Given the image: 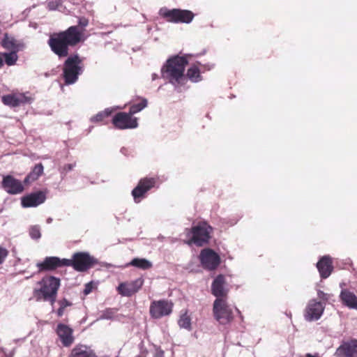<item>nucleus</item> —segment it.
<instances>
[{"mask_svg": "<svg viewBox=\"0 0 357 357\" xmlns=\"http://www.w3.org/2000/svg\"><path fill=\"white\" fill-rule=\"evenodd\" d=\"M82 32L77 26H71L66 31L51 35L47 43L51 50L59 58L66 57L69 48L81 41Z\"/></svg>", "mask_w": 357, "mask_h": 357, "instance_id": "nucleus-1", "label": "nucleus"}, {"mask_svg": "<svg viewBox=\"0 0 357 357\" xmlns=\"http://www.w3.org/2000/svg\"><path fill=\"white\" fill-rule=\"evenodd\" d=\"M188 61L185 56H174L167 60L161 69V76L174 86L178 92L182 91L181 87L187 78L184 71Z\"/></svg>", "mask_w": 357, "mask_h": 357, "instance_id": "nucleus-2", "label": "nucleus"}, {"mask_svg": "<svg viewBox=\"0 0 357 357\" xmlns=\"http://www.w3.org/2000/svg\"><path fill=\"white\" fill-rule=\"evenodd\" d=\"M40 287L34 290L37 301L43 298L45 301L50 302L53 305L56 301L57 291L60 287V280L54 276L44 277L39 282Z\"/></svg>", "mask_w": 357, "mask_h": 357, "instance_id": "nucleus-3", "label": "nucleus"}, {"mask_svg": "<svg viewBox=\"0 0 357 357\" xmlns=\"http://www.w3.org/2000/svg\"><path fill=\"white\" fill-rule=\"evenodd\" d=\"M215 319L221 325L229 324L234 319L233 307L226 298H216L213 305Z\"/></svg>", "mask_w": 357, "mask_h": 357, "instance_id": "nucleus-4", "label": "nucleus"}, {"mask_svg": "<svg viewBox=\"0 0 357 357\" xmlns=\"http://www.w3.org/2000/svg\"><path fill=\"white\" fill-rule=\"evenodd\" d=\"M212 230V227L206 222H199L191 229H186L187 234L192 236L187 243L190 245L193 243L197 246L204 245L208 242Z\"/></svg>", "mask_w": 357, "mask_h": 357, "instance_id": "nucleus-5", "label": "nucleus"}, {"mask_svg": "<svg viewBox=\"0 0 357 357\" xmlns=\"http://www.w3.org/2000/svg\"><path fill=\"white\" fill-rule=\"evenodd\" d=\"M65 263L77 271L84 272L97 264L98 261L87 252H78L73 254L72 259H66Z\"/></svg>", "mask_w": 357, "mask_h": 357, "instance_id": "nucleus-6", "label": "nucleus"}, {"mask_svg": "<svg viewBox=\"0 0 357 357\" xmlns=\"http://www.w3.org/2000/svg\"><path fill=\"white\" fill-rule=\"evenodd\" d=\"M159 15L167 22L175 24H190L195 17V14L189 10L169 9L166 7L160 9Z\"/></svg>", "mask_w": 357, "mask_h": 357, "instance_id": "nucleus-7", "label": "nucleus"}, {"mask_svg": "<svg viewBox=\"0 0 357 357\" xmlns=\"http://www.w3.org/2000/svg\"><path fill=\"white\" fill-rule=\"evenodd\" d=\"M82 60L77 54L69 56L64 63L63 77L66 84H73L82 73Z\"/></svg>", "mask_w": 357, "mask_h": 357, "instance_id": "nucleus-8", "label": "nucleus"}, {"mask_svg": "<svg viewBox=\"0 0 357 357\" xmlns=\"http://www.w3.org/2000/svg\"><path fill=\"white\" fill-rule=\"evenodd\" d=\"M174 304L167 299L153 301L149 307V314L152 319H159L169 316L173 310Z\"/></svg>", "mask_w": 357, "mask_h": 357, "instance_id": "nucleus-9", "label": "nucleus"}, {"mask_svg": "<svg viewBox=\"0 0 357 357\" xmlns=\"http://www.w3.org/2000/svg\"><path fill=\"white\" fill-rule=\"evenodd\" d=\"M112 123L120 130L134 129L138 127L137 118L133 117L130 112H118L112 119Z\"/></svg>", "mask_w": 357, "mask_h": 357, "instance_id": "nucleus-10", "label": "nucleus"}, {"mask_svg": "<svg viewBox=\"0 0 357 357\" xmlns=\"http://www.w3.org/2000/svg\"><path fill=\"white\" fill-rule=\"evenodd\" d=\"M2 102L10 107H17L26 104H31L33 98L29 93H15L1 96Z\"/></svg>", "mask_w": 357, "mask_h": 357, "instance_id": "nucleus-11", "label": "nucleus"}, {"mask_svg": "<svg viewBox=\"0 0 357 357\" xmlns=\"http://www.w3.org/2000/svg\"><path fill=\"white\" fill-rule=\"evenodd\" d=\"M199 259L202 266L209 271L215 270L220 263V256L209 248L201 251Z\"/></svg>", "mask_w": 357, "mask_h": 357, "instance_id": "nucleus-12", "label": "nucleus"}, {"mask_svg": "<svg viewBox=\"0 0 357 357\" xmlns=\"http://www.w3.org/2000/svg\"><path fill=\"white\" fill-rule=\"evenodd\" d=\"M155 179L153 178H142L137 185L132 190V195L135 203H139L145 197L146 193L154 187Z\"/></svg>", "mask_w": 357, "mask_h": 357, "instance_id": "nucleus-13", "label": "nucleus"}, {"mask_svg": "<svg viewBox=\"0 0 357 357\" xmlns=\"http://www.w3.org/2000/svg\"><path fill=\"white\" fill-rule=\"evenodd\" d=\"M324 305L320 301L312 299L307 303L305 310L304 317L307 321H313L319 319L324 310Z\"/></svg>", "mask_w": 357, "mask_h": 357, "instance_id": "nucleus-14", "label": "nucleus"}, {"mask_svg": "<svg viewBox=\"0 0 357 357\" xmlns=\"http://www.w3.org/2000/svg\"><path fill=\"white\" fill-rule=\"evenodd\" d=\"M144 280L142 278H137L135 280L121 283L117 290L123 296H131L137 293L142 287Z\"/></svg>", "mask_w": 357, "mask_h": 357, "instance_id": "nucleus-15", "label": "nucleus"}, {"mask_svg": "<svg viewBox=\"0 0 357 357\" xmlns=\"http://www.w3.org/2000/svg\"><path fill=\"white\" fill-rule=\"evenodd\" d=\"M1 185L4 190L10 195L20 194L24 190L22 183L10 175L3 176Z\"/></svg>", "mask_w": 357, "mask_h": 357, "instance_id": "nucleus-16", "label": "nucleus"}, {"mask_svg": "<svg viewBox=\"0 0 357 357\" xmlns=\"http://www.w3.org/2000/svg\"><path fill=\"white\" fill-rule=\"evenodd\" d=\"M56 333L65 347H69L75 341L73 330L68 325L61 323L58 324Z\"/></svg>", "mask_w": 357, "mask_h": 357, "instance_id": "nucleus-17", "label": "nucleus"}, {"mask_svg": "<svg viewBox=\"0 0 357 357\" xmlns=\"http://www.w3.org/2000/svg\"><path fill=\"white\" fill-rule=\"evenodd\" d=\"M66 259H60L57 257H47L43 262H38L36 266L38 268V272L44 271H52L59 267L67 266L65 264Z\"/></svg>", "mask_w": 357, "mask_h": 357, "instance_id": "nucleus-18", "label": "nucleus"}, {"mask_svg": "<svg viewBox=\"0 0 357 357\" xmlns=\"http://www.w3.org/2000/svg\"><path fill=\"white\" fill-rule=\"evenodd\" d=\"M336 357H357V340L344 342L336 350Z\"/></svg>", "mask_w": 357, "mask_h": 357, "instance_id": "nucleus-19", "label": "nucleus"}, {"mask_svg": "<svg viewBox=\"0 0 357 357\" xmlns=\"http://www.w3.org/2000/svg\"><path fill=\"white\" fill-rule=\"evenodd\" d=\"M45 199V194L42 191H39L22 197L21 204L24 208L36 207L43 204Z\"/></svg>", "mask_w": 357, "mask_h": 357, "instance_id": "nucleus-20", "label": "nucleus"}, {"mask_svg": "<svg viewBox=\"0 0 357 357\" xmlns=\"http://www.w3.org/2000/svg\"><path fill=\"white\" fill-rule=\"evenodd\" d=\"M225 278L223 275H218L211 284V293L216 298H226L228 289L225 287Z\"/></svg>", "mask_w": 357, "mask_h": 357, "instance_id": "nucleus-21", "label": "nucleus"}, {"mask_svg": "<svg viewBox=\"0 0 357 357\" xmlns=\"http://www.w3.org/2000/svg\"><path fill=\"white\" fill-rule=\"evenodd\" d=\"M344 284H340L342 290L340 294V300L342 303L349 309L357 310V296L348 289L343 288Z\"/></svg>", "mask_w": 357, "mask_h": 357, "instance_id": "nucleus-22", "label": "nucleus"}, {"mask_svg": "<svg viewBox=\"0 0 357 357\" xmlns=\"http://www.w3.org/2000/svg\"><path fill=\"white\" fill-rule=\"evenodd\" d=\"M317 267L321 277L322 278H327L333 269L331 258L329 256H324L317 263Z\"/></svg>", "mask_w": 357, "mask_h": 357, "instance_id": "nucleus-23", "label": "nucleus"}, {"mask_svg": "<svg viewBox=\"0 0 357 357\" xmlns=\"http://www.w3.org/2000/svg\"><path fill=\"white\" fill-rule=\"evenodd\" d=\"M68 357H96V355L91 347L79 344L72 349Z\"/></svg>", "mask_w": 357, "mask_h": 357, "instance_id": "nucleus-24", "label": "nucleus"}, {"mask_svg": "<svg viewBox=\"0 0 357 357\" xmlns=\"http://www.w3.org/2000/svg\"><path fill=\"white\" fill-rule=\"evenodd\" d=\"M3 48L11 51L19 52L24 47L23 44L18 43L14 38L9 37L7 33L5 34L4 38L1 42Z\"/></svg>", "mask_w": 357, "mask_h": 357, "instance_id": "nucleus-25", "label": "nucleus"}, {"mask_svg": "<svg viewBox=\"0 0 357 357\" xmlns=\"http://www.w3.org/2000/svg\"><path fill=\"white\" fill-rule=\"evenodd\" d=\"M44 167L41 163L37 164L32 169L31 172L25 177L24 183H29L31 181L37 180L43 173Z\"/></svg>", "mask_w": 357, "mask_h": 357, "instance_id": "nucleus-26", "label": "nucleus"}, {"mask_svg": "<svg viewBox=\"0 0 357 357\" xmlns=\"http://www.w3.org/2000/svg\"><path fill=\"white\" fill-rule=\"evenodd\" d=\"M135 266L139 269L147 270L152 267V263L146 259L144 258H134L130 263L127 265Z\"/></svg>", "mask_w": 357, "mask_h": 357, "instance_id": "nucleus-27", "label": "nucleus"}, {"mask_svg": "<svg viewBox=\"0 0 357 357\" xmlns=\"http://www.w3.org/2000/svg\"><path fill=\"white\" fill-rule=\"evenodd\" d=\"M187 77L192 82H199L202 79L200 70L197 65H192L188 69Z\"/></svg>", "mask_w": 357, "mask_h": 357, "instance_id": "nucleus-28", "label": "nucleus"}, {"mask_svg": "<svg viewBox=\"0 0 357 357\" xmlns=\"http://www.w3.org/2000/svg\"><path fill=\"white\" fill-rule=\"evenodd\" d=\"M178 324L181 328L186 329L189 331H191V317L188 314L187 312L181 314L178 321Z\"/></svg>", "mask_w": 357, "mask_h": 357, "instance_id": "nucleus-29", "label": "nucleus"}, {"mask_svg": "<svg viewBox=\"0 0 357 357\" xmlns=\"http://www.w3.org/2000/svg\"><path fill=\"white\" fill-rule=\"evenodd\" d=\"M116 109V107L106 108L104 111L100 112L96 115L92 116L90 120L91 122L102 121L104 118L111 115Z\"/></svg>", "mask_w": 357, "mask_h": 357, "instance_id": "nucleus-30", "label": "nucleus"}, {"mask_svg": "<svg viewBox=\"0 0 357 357\" xmlns=\"http://www.w3.org/2000/svg\"><path fill=\"white\" fill-rule=\"evenodd\" d=\"M18 52L10 51V52L1 53V56L3 57L5 63L7 66H14L18 60Z\"/></svg>", "mask_w": 357, "mask_h": 357, "instance_id": "nucleus-31", "label": "nucleus"}, {"mask_svg": "<svg viewBox=\"0 0 357 357\" xmlns=\"http://www.w3.org/2000/svg\"><path fill=\"white\" fill-rule=\"evenodd\" d=\"M147 104H148L147 100L146 98H142L141 101L139 103L133 104L130 107L129 112L132 115L137 112H139L147 106Z\"/></svg>", "mask_w": 357, "mask_h": 357, "instance_id": "nucleus-32", "label": "nucleus"}, {"mask_svg": "<svg viewBox=\"0 0 357 357\" xmlns=\"http://www.w3.org/2000/svg\"><path fill=\"white\" fill-rule=\"evenodd\" d=\"M29 234L31 239L39 240L41 237L40 227L38 225L31 226L29 228Z\"/></svg>", "mask_w": 357, "mask_h": 357, "instance_id": "nucleus-33", "label": "nucleus"}, {"mask_svg": "<svg viewBox=\"0 0 357 357\" xmlns=\"http://www.w3.org/2000/svg\"><path fill=\"white\" fill-rule=\"evenodd\" d=\"M116 310L114 308H107L106 310L101 312L99 317V319H112L114 317Z\"/></svg>", "mask_w": 357, "mask_h": 357, "instance_id": "nucleus-34", "label": "nucleus"}, {"mask_svg": "<svg viewBox=\"0 0 357 357\" xmlns=\"http://www.w3.org/2000/svg\"><path fill=\"white\" fill-rule=\"evenodd\" d=\"M8 252L6 248L0 247V264H1L8 256Z\"/></svg>", "mask_w": 357, "mask_h": 357, "instance_id": "nucleus-35", "label": "nucleus"}, {"mask_svg": "<svg viewBox=\"0 0 357 357\" xmlns=\"http://www.w3.org/2000/svg\"><path fill=\"white\" fill-rule=\"evenodd\" d=\"M93 283L92 282H88L85 284L84 286V289L83 290V293L84 295H88L89 294L91 291H92V289H93Z\"/></svg>", "mask_w": 357, "mask_h": 357, "instance_id": "nucleus-36", "label": "nucleus"}, {"mask_svg": "<svg viewBox=\"0 0 357 357\" xmlns=\"http://www.w3.org/2000/svg\"><path fill=\"white\" fill-rule=\"evenodd\" d=\"M75 167V163H74V164H67V165L63 166L61 173V174L67 173L68 172H70V171L73 170Z\"/></svg>", "mask_w": 357, "mask_h": 357, "instance_id": "nucleus-37", "label": "nucleus"}, {"mask_svg": "<svg viewBox=\"0 0 357 357\" xmlns=\"http://www.w3.org/2000/svg\"><path fill=\"white\" fill-rule=\"evenodd\" d=\"M59 305L63 307V309H65L66 307H68V306H71L72 305V303L70 302L69 301H68L67 299L66 298H63L62 300H60L59 301Z\"/></svg>", "mask_w": 357, "mask_h": 357, "instance_id": "nucleus-38", "label": "nucleus"}, {"mask_svg": "<svg viewBox=\"0 0 357 357\" xmlns=\"http://www.w3.org/2000/svg\"><path fill=\"white\" fill-rule=\"evenodd\" d=\"M317 296L322 301H328V295L321 290L318 291Z\"/></svg>", "mask_w": 357, "mask_h": 357, "instance_id": "nucleus-39", "label": "nucleus"}, {"mask_svg": "<svg viewBox=\"0 0 357 357\" xmlns=\"http://www.w3.org/2000/svg\"><path fill=\"white\" fill-rule=\"evenodd\" d=\"M88 23H89L88 20L84 17L79 19L78 24L82 28L88 25Z\"/></svg>", "mask_w": 357, "mask_h": 357, "instance_id": "nucleus-40", "label": "nucleus"}, {"mask_svg": "<svg viewBox=\"0 0 357 357\" xmlns=\"http://www.w3.org/2000/svg\"><path fill=\"white\" fill-rule=\"evenodd\" d=\"M201 66L205 70H210L214 67V64L213 63H207L204 65H201Z\"/></svg>", "mask_w": 357, "mask_h": 357, "instance_id": "nucleus-41", "label": "nucleus"}, {"mask_svg": "<svg viewBox=\"0 0 357 357\" xmlns=\"http://www.w3.org/2000/svg\"><path fill=\"white\" fill-rule=\"evenodd\" d=\"M163 356H164V351L160 349H158L156 350L155 357H163Z\"/></svg>", "mask_w": 357, "mask_h": 357, "instance_id": "nucleus-42", "label": "nucleus"}, {"mask_svg": "<svg viewBox=\"0 0 357 357\" xmlns=\"http://www.w3.org/2000/svg\"><path fill=\"white\" fill-rule=\"evenodd\" d=\"M64 310L63 307H61L60 305H59V308L57 310V315L58 317H62L63 313H64Z\"/></svg>", "mask_w": 357, "mask_h": 357, "instance_id": "nucleus-43", "label": "nucleus"}, {"mask_svg": "<svg viewBox=\"0 0 357 357\" xmlns=\"http://www.w3.org/2000/svg\"><path fill=\"white\" fill-rule=\"evenodd\" d=\"M234 310L237 312V314H238L239 318L241 319V320L243 321V316L241 314V311L237 307H234Z\"/></svg>", "mask_w": 357, "mask_h": 357, "instance_id": "nucleus-44", "label": "nucleus"}, {"mask_svg": "<svg viewBox=\"0 0 357 357\" xmlns=\"http://www.w3.org/2000/svg\"><path fill=\"white\" fill-rule=\"evenodd\" d=\"M3 56H1V54L0 55V68L3 66Z\"/></svg>", "mask_w": 357, "mask_h": 357, "instance_id": "nucleus-45", "label": "nucleus"}, {"mask_svg": "<svg viewBox=\"0 0 357 357\" xmlns=\"http://www.w3.org/2000/svg\"><path fill=\"white\" fill-rule=\"evenodd\" d=\"M126 151H127V149L124 147L121 148V153L124 154V155H126Z\"/></svg>", "mask_w": 357, "mask_h": 357, "instance_id": "nucleus-46", "label": "nucleus"}, {"mask_svg": "<svg viewBox=\"0 0 357 357\" xmlns=\"http://www.w3.org/2000/svg\"><path fill=\"white\" fill-rule=\"evenodd\" d=\"M158 77V75L155 73L152 74V80H155Z\"/></svg>", "mask_w": 357, "mask_h": 357, "instance_id": "nucleus-47", "label": "nucleus"}, {"mask_svg": "<svg viewBox=\"0 0 357 357\" xmlns=\"http://www.w3.org/2000/svg\"><path fill=\"white\" fill-rule=\"evenodd\" d=\"M46 222H47V224H50L52 222V218H48L47 219Z\"/></svg>", "mask_w": 357, "mask_h": 357, "instance_id": "nucleus-48", "label": "nucleus"}, {"mask_svg": "<svg viewBox=\"0 0 357 357\" xmlns=\"http://www.w3.org/2000/svg\"><path fill=\"white\" fill-rule=\"evenodd\" d=\"M104 266L107 267V268H109V267H112L113 265H112L111 264H107V263H105Z\"/></svg>", "mask_w": 357, "mask_h": 357, "instance_id": "nucleus-49", "label": "nucleus"}, {"mask_svg": "<svg viewBox=\"0 0 357 357\" xmlns=\"http://www.w3.org/2000/svg\"><path fill=\"white\" fill-rule=\"evenodd\" d=\"M49 6H50V9H53V8L51 6V3H49Z\"/></svg>", "mask_w": 357, "mask_h": 357, "instance_id": "nucleus-50", "label": "nucleus"}, {"mask_svg": "<svg viewBox=\"0 0 357 357\" xmlns=\"http://www.w3.org/2000/svg\"><path fill=\"white\" fill-rule=\"evenodd\" d=\"M135 357H141V356H135Z\"/></svg>", "mask_w": 357, "mask_h": 357, "instance_id": "nucleus-51", "label": "nucleus"}]
</instances>
